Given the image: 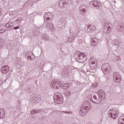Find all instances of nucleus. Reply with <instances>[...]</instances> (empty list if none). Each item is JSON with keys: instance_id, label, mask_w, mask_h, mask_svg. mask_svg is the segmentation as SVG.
<instances>
[{"instance_id": "1", "label": "nucleus", "mask_w": 124, "mask_h": 124, "mask_svg": "<svg viewBox=\"0 0 124 124\" xmlns=\"http://www.w3.org/2000/svg\"><path fill=\"white\" fill-rule=\"evenodd\" d=\"M91 109H92V107H91L90 104L84 103L79 110V115L82 117H84Z\"/></svg>"}, {"instance_id": "2", "label": "nucleus", "mask_w": 124, "mask_h": 124, "mask_svg": "<svg viewBox=\"0 0 124 124\" xmlns=\"http://www.w3.org/2000/svg\"><path fill=\"white\" fill-rule=\"evenodd\" d=\"M119 109H115L114 110L112 109H109L108 110V114L109 117L113 120H115L116 118L119 117Z\"/></svg>"}, {"instance_id": "3", "label": "nucleus", "mask_w": 124, "mask_h": 124, "mask_svg": "<svg viewBox=\"0 0 124 124\" xmlns=\"http://www.w3.org/2000/svg\"><path fill=\"white\" fill-rule=\"evenodd\" d=\"M90 6L92 8L98 9V10H101V9L102 8L100 2L95 0H93L90 2Z\"/></svg>"}, {"instance_id": "4", "label": "nucleus", "mask_w": 124, "mask_h": 124, "mask_svg": "<svg viewBox=\"0 0 124 124\" xmlns=\"http://www.w3.org/2000/svg\"><path fill=\"white\" fill-rule=\"evenodd\" d=\"M50 87L53 90H58L62 87V83L58 79H53L51 82Z\"/></svg>"}, {"instance_id": "5", "label": "nucleus", "mask_w": 124, "mask_h": 124, "mask_svg": "<svg viewBox=\"0 0 124 124\" xmlns=\"http://www.w3.org/2000/svg\"><path fill=\"white\" fill-rule=\"evenodd\" d=\"M90 11V7L86 5H81L79 7V12L82 16H86Z\"/></svg>"}, {"instance_id": "6", "label": "nucleus", "mask_w": 124, "mask_h": 124, "mask_svg": "<svg viewBox=\"0 0 124 124\" xmlns=\"http://www.w3.org/2000/svg\"><path fill=\"white\" fill-rule=\"evenodd\" d=\"M63 101V97L62 93H56L54 95V102L57 104H62Z\"/></svg>"}, {"instance_id": "7", "label": "nucleus", "mask_w": 124, "mask_h": 124, "mask_svg": "<svg viewBox=\"0 0 124 124\" xmlns=\"http://www.w3.org/2000/svg\"><path fill=\"white\" fill-rule=\"evenodd\" d=\"M111 66L108 63H105L102 64L101 66V70L104 73V74H108L111 72Z\"/></svg>"}, {"instance_id": "8", "label": "nucleus", "mask_w": 124, "mask_h": 124, "mask_svg": "<svg viewBox=\"0 0 124 124\" xmlns=\"http://www.w3.org/2000/svg\"><path fill=\"white\" fill-rule=\"evenodd\" d=\"M89 67L91 69L94 70L96 67H97V61L94 59V57H91L90 62H89Z\"/></svg>"}, {"instance_id": "9", "label": "nucleus", "mask_w": 124, "mask_h": 124, "mask_svg": "<svg viewBox=\"0 0 124 124\" xmlns=\"http://www.w3.org/2000/svg\"><path fill=\"white\" fill-rule=\"evenodd\" d=\"M113 77L114 82L120 83L121 81H122V78H121V75L117 72H115L113 73Z\"/></svg>"}, {"instance_id": "10", "label": "nucleus", "mask_w": 124, "mask_h": 124, "mask_svg": "<svg viewBox=\"0 0 124 124\" xmlns=\"http://www.w3.org/2000/svg\"><path fill=\"white\" fill-rule=\"evenodd\" d=\"M78 59L79 62H85L87 61V56L85 53H82L78 55Z\"/></svg>"}, {"instance_id": "11", "label": "nucleus", "mask_w": 124, "mask_h": 124, "mask_svg": "<svg viewBox=\"0 0 124 124\" xmlns=\"http://www.w3.org/2000/svg\"><path fill=\"white\" fill-rule=\"evenodd\" d=\"M54 17V15L52 13L48 12L46 13L44 16V21H49L50 19H52Z\"/></svg>"}, {"instance_id": "12", "label": "nucleus", "mask_w": 124, "mask_h": 124, "mask_svg": "<svg viewBox=\"0 0 124 124\" xmlns=\"http://www.w3.org/2000/svg\"><path fill=\"white\" fill-rule=\"evenodd\" d=\"M46 29L50 30L51 31H56L54 24L50 22L46 24Z\"/></svg>"}, {"instance_id": "13", "label": "nucleus", "mask_w": 124, "mask_h": 124, "mask_svg": "<svg viewBox=\"0 0 124 124\" xmlns=\"http://www.w3.org/2000/svg\"><path fill=\"white\" fill-rule=\"evenodd\" d=\"M8 71H9V67L7 65L3 66L1 68V73L5 74V73H7Z\"/></svg>"}, {"instance_id": "14", "label": "nucleus", "mask_w": 124, "mask_h": 124, "mask_svg": "<svg viewBox=\"0 0 124 124\" xmlns=\"http://www.w3.org/2000/svg\"><path fill=\"white\" fill-rule=\"evenodd\" d=\"M42 110L41 109H32L31 111V115H34V114H38V113H41Z\"/></svg>"}, {"instance_id": "15", "label": "nucleus", "mask_w": 124, "mask_h": 124, "mask_svg": "<svg viewBox=\"0 0 124 124\" xmlns=\"http://www.w3.org/2000/svg\"><path fill=\"white\" fill-rule=\"evenodd\" d=\"M91 42L92 45L93 46H96V45H97V44L98 43V40H97V39H92Z\"/></svg>"}, {"instance_id": "16", "label": "nucleus", "mask_w": 124, "mask_h": 124, "mask_svg": "<svg viewBox=\"0 0 124 124\" xmlns=\"http://www.w3.org/2000/svg\"><path fill=\"white\" fill-rule=\"evenodd\" d=\"M97 94H98L99 96L101 97H103L104 95H105V93L102 90H100L98 91Z\"/></svg>"}, {"instance_id": "17", "label": "nucleus", "mask_w": 124, "mask_h": 124, "mask_svg": "<svg viewBox=\"0 0 124 124\" xmlns=\"http://www.w3.org/2000/svg\"><path fill=\"white\" fill-rule=\"evenodd\" d=\"M64 2L63 0H60L58 3V6L60 7V8H63L64 7Z\"/></svg>"}, {"instance_id": "18", "label": "nucleus", "mask_w": 124, "mask_h": 124, "mask_svg": "<svg viewBox=\"0 0 124 124\" xmlns=\"http://www.w3.org/2000/svg\"><path fill=\"white\" fill-rule=\"evenodd\" d=\"M95 27L93 26L92 27H90V26H88V28L87 29L88 31L89 32H93L94 31H95Z\"/></svg>"}, {"instance_id": "19", "label": "nucleus", "mask_w": 124, "mask_h": 124, "mask_svg": "<svg viewBox=\"0 0 124 124\" xmlns=\"http://www.w3.org/2000/svg\"><path fill=\"white\" fill-rule=\"evenodd\" d=\"M42 38L44 39V40H46V41H48L49 40L50 37L49 36V35H47L46 34L43 35Z\"/></svg>"}, {"instance_id": "20", "label": "nucleus", "mask_w": 124, "mask_h": 124, "mask_svg": "<svg viewBox=\"0 0 124 124\" xmlns=\"http://www.w3.org/2000/svg\"><path fill=\"white\" fill-rule=\"evenodd\" d=\"M64 91H68L69 89V83H67V84H64V87H62Z\"/></svg>"}, {"instance_id": "21", "label": "nucleus", "mask_w": 124, "mask_h": 124, "mask_svg": "<svg viewBox=\"0 0 124 124\" xmlns=\"http://www.w3.org/2000/svg\"><path fill=\"white\" fill-rule=\"evenodd\" d=\"M70 91L69 90H66L64 91V94H65V96H69L71 94Z\"/></svg>"}, {"instance_id": "22", "label": "nucleus", "mask_w": 124, "mask_h": 124, "mask_svg": "<svg viewBox=\"0 0 124 124\" xmlns=\"http://www.w3.org/2000/svg\"><path fill=\"white\" fill-rule=\"evenodd\" d=\"M5 27H6V28H7V29H9V28H10L11 29V28L14 27V26L11 25L10 22H9L8 23L6 24Z\"/></svg>"}, {"instance_id": "23", "label": "nucleus", "mask_w": 124, "mask_h": 124, "mask_svg": "<svg viewBox=\"0 0 124 124\" xmlns=\"http://www.w3.org/2000/svg\"><path fill=\"white\" fill-rule=\"evenodd\" d=\"M63 1L65 5L70 4V3H71V0H63Z\"/></svg>"}, {"instance_id": "24", "label": "nucleus", "mask_w": 124, "mask_h": 124, "mask_svg": "<svg viewBox=\"0 0 124 124\" xmlns=\"http://www.w3.org/2000/svg\"><path fill=\"white\" fill-rule=\"evenodd\" d=\"M74 39H75L74 38V37H73L72 36H70V37L68 38V42L72 43V42H73V41H74Z\"/></svg>"}, {"instance_id": "25", "label": "nucleus", "mask_w": 124, "mask_h": 124, "mask_svg": "<svg viewBox=\"0 0 124 124\" xmlns=\"http://www.w3.org/2000/svg\"><path fill=\"white\" fill-rule=\"evenodd\" d=\"M118 123L120 124H124V118H119L118 119Z\"/></svg>"}, {"instance_id": "26", "label": "nucleus", "mask_w": 124, "mask_h": 124, "mask_svg": "<svg viewBox=\"0 0 124 124\" xmlns=\"http://www.w3.org/2000/svg\"><path fill=\"white\" fill-rule=\"evenodd\" d=\"M90 101H93V99H90ZM93 102L95 104H99L101 102V101L100 100H97L96 101H93Z\"/></svg>"}, {"instance_id": "27", "label": "nucleus", "mask_w": 124, "mask_h": 124, "mask_svg": "<svg viewBox=\"0 0 124 124\" xmlns=\"http://www.w3.org/2000/svg\"><path fill=\"white\" fill-rule=\"evenodd\" d=\"M118 29V31H122L124 30V27L122 26H119Z\"/></svg>"}, {"instance_id": "28", "label": "nucleus", "mask_w": 124, "mask_h": 124, "mask_svg": "<svg viewBox=\"0 0 124 124\" xmlns=\"http://www.w3.org/2000/svg\"><path fill=\"white\" fill-rule=\"evenodd\" d=\"M5 31H6V30H5L4 29H0V34L3 33V32H5Z\"/></svg>"}, {"instance_id": "29", "label": "nucleus", "mask_w": 124, "mask_h": 124, "mask_svg": "<svg viewBox=\"0 0 124 124\" xmlns=\"http://www.w3.org/2000/svg\"><path fill=\"white\" fill-rule=\"evenodd\" d=\"M110 31H111V27L108 26L107 29V32H110Z\"/></svg>"}, {"instance_id": "30", "label": "nucleus", "mask_w": 124, "mask_h": 124, "mask_svg": "<svg viewBox=\"0 0 124 124\" xmlns=\"http://www.w3.org/2000/svg\"><path fill=\"white\" fill-rule=\"evenodd\" d=\"M16 24H19V23H20V19H16Z\"/></svg>"}, {"instance_id": "31", "label": "nucleus", "mask_w": 124, "mask_h": 124, "mask_svg": "<svg viewBox=\"0 0 124 124\" xmlns=\"http://www.w3.org/2000/svg\"><path fill=\"white\" fill-rule=\"evenodd\" d=\"M1 111H4L3 108H1L0 109V115H1Z\"/></svg>"}, {"instance_id": "32", "label": "nucleus", "mask_w": 124, "mask_h": 124, "mask_svg": "<svg viewBox=\"0 0 124 124\" xmlns=\"http://www.w3.org/2000/svg\"><path fill=\"white\" fill-rule=\"evenodd\" d=\"M93 97L94 99H95V100H96L97 99V97H96V95H94L93 96Z\"/></svg>"}, {"instance_id": "33", "label": "nucleus", "mask_w": 124, "mask_h": 124, "mask_svg": "<svg viewBox=\"0 0 124 124\" xmlns=\"http://www.w3.org/2000/svg\"><path fill=\"white\" fill-rule=\"evenodd\" d=\"M14 30H18V29H19V28L18 27H14Z\"/></svg>"}, {"instance_id": "34", "label": "nucleus", "mask_w": 124, "mask_h": 124, "mask_svg": "<svg viewBox=\"0 0 124 124\" xmlns=\"http://www.w3.org/2000/svg\"><path fill=\"white\" fill-rule=\"evenodd\" d=\"M80 0H76V2H77V3H79V2H80Z\"/></svg>"}, {"instance_id": "35", "label": "nucleus", "mask_w": 124, "mask_h": 124, "mask_svg": "<svg viewBox=\"0 0 124 124\" xmlns=\"http://www.w3.org/2000/svg\"><path fill=\"white\" fill-rule=\"evenodd\" d=\"M97 32H96V33H98L99 32V30L97 29Z\"/></svg>"}, {"instance_id": "36", "label": "nucleus", "mask_w": 124, "mask_h": 124, "mask_svg": "<svg viewBox=\"0 0 124 124\" xmlns=\"http://www.w3.org/2000/svg\"><path fill=\"white\" fill-rule=\"evenodd\" d=\"M1 12V9L0 8V13Z\"/></svg>"}, {"instance_id": "37", "label": "nucleus", "mask_w": 124, "mask_h": 124, "mask_svg": "<svg viewBox=\"0 0 124 124\" xmlns=\"http://www.w3.org/2000/svg\"><path fill=\"white\" fill-rule=\"evenodd\" d=\"M55 112H56V113H58V112H59V111L56 110V111H55Z\"/></svg>"}, {"instance_id": "38", "label": "nucleus", "mask_w": 124, "mask_h": 124, "mask_svg": "<svg viewBox=\"0 0 124 124\" xmlns=\"http://www.w3.org/2000/svg\"><path fill=\"white\" fill-rule=\"evenodd\" d=\"M10 24H11V25L12 24H13V22H10Z\"/></svg>"}, {"instance_id": "39", "label": "nucleus", "mask_w": 124, "mask_h": 124, "mask_svg": "<svg viewBox=\"0 0 124 124\" xmlns=\"http://www.w3.org/2000/svg\"><path fill=\"white\" fill-rule=\"evenodd\" d=\"M73 124H77V123H73Z\"/></svg>"}, {"instance_id": "40", "label": "nucleus", "mask_w": 124, "mask_h": 124, "mask_svg": "<svg viewBox=\"0 0 124 124\" xmlns=\"http://www.w3.org/2000/svg\"><path fill=\"white\" fill-rule=\"evenodd\" d=\"M67 73H68V70L67 71Z\"/></svg>"}, {"instance_id": "41", "label": "nucleus", "mask_w": 124, "mask_h": 124, "mask_svg": "<svg viewBox=\"0 0 124 124\" xmlns=\"http://www.w3.org/2000/svg\"><path fill=\"white\" fill-rule=\"evenodd\" d=\"M110 25H111V26H112V24H110Z\"/></svg>"}, {"instance_id": "42", "label": "nucleus", "mask_w": 124, "mask_h": 124, "mask_svg": "<svg viewBox=\"0 0 124 124\" xmlns=\"http://www.w3.org/2000/svg\"><path fill=\"white\" fill-rule=\"evenodd\" d=\"M123 1H124V0H123Z\"/></svg>"}]
</instances>
